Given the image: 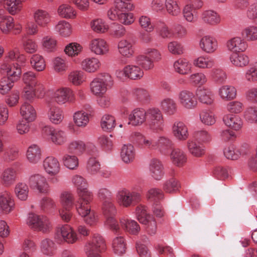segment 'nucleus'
Here are the masks:
<instances>
[{
	"label": "nucleus",
	"instance_id": "1",
	"mask_svg": "<svg viewBox=\"0 0 257 257\" xmlns=\"http://www.w3.org/2000/svg\"><path fill=\"white\" fill-rule=\"evenodd\" d=\"M93 200H87L76 202L75 208L77 213L84 219V222L90 227L95 226L98 222V216L95 211L91 208Z\"/></svg>",
	"mask_w": 257,
	"mask_h": 257
},
{
	"label": "nucleus",
	"instance_id": "2",
	"mask_svg": "<svg viewBox=\"0 0 257 257\" xmlns=\"http://www.w3.org/2000/svg\"><path fill=\"white\" fill-rule=\"evenodd\" d=\"M101 208L103 214L106 218L105 225L113 233H120L121 231L120 227L114 217L117 209L113 200L102 203Z\"/></svg>",
	"mask_w": 257,
	"mask_h": 257
},
{
	"label": "nucleus",
	"instance_id": "3",
	"mask_svg": "<svg viewBox=\"0 0 257 257\" xmlns=\"http://www.w3.org/2000/svg\"><path fill=\"white\" fill-rule=\"evenodd\" d=\"M55 239L58 243H76L79 239V235L70 225L66 224L58 227L56 230Z\"/></svg>",
	"mask_w": 257,
	"mask_h": 257
},
{
	"label": "nucleus",
	"instance_id": "4",
	"mask_svg": "<svg viewBox=\"0 0 257 257\" xmlns=\"http://www.w3.org/2000/svg\"><path fill=\"white\" fill-rule=\"evenodd\" d=\"M150 129L154 132L163 131L164 119L161 110L155 107L150 108L146 110V120Z\"/></svg>",
	"mask_w": 257,
	"mask_h": 257
},
{
	"label": "nucleus",
	"instance_id": "5",
	"mask_svg": "<svg viewBox=\"0 0 257 257\" xmlns=\"http://www.w3.org/2000/svg\"><path fill=\"white\" fill-rule=\"evenodd\" d=\"M26 222L33 230L43 233L48 232L52 227L51 223L47 216L33 213L28 214Z\"/></svg>",
	"mask_w": 257,
	"mask_h": 257
},
{
	"label": "nucleus",
	"instance_id": "6",
	"mask_svg": "<svg viewBox=\"0 0 257 257\" xmlns=\"http://www.w3.org/2000/svg\"><path fill=\"white\" fill-rule=\"evenodd\" d=\"M112 84L111 76L108 73H102L90 83L91 91L96 96H100L104 94L107 88L111 87Z\"/></svg>",
	"mask_w": 257,
	"mask_h": 257
},
{
	"label": "nucleus",
	"instance_id": "7",
	"mask_svg": "<svg viewBox=\"0 0 257 257\" xmlns=\"http://www.w3.org/2000/svg\"><path fill=\"white\" fill-rule=\"evenodd\" d=\"M72 182L76 188L78 197L76 202L93 200V193L88 189V184L84 178L78 175H75L72 178Z\"/></svg>",
	"mask_w": 257,
	"mask_h": 257
},
{
	"label": "nucleus",
	"instance_id": "8",
	"mask_svg": "<svg viewBox=\"0 0 257 257\" xmlns=\"http://www.w3.org/2000/svg\"><path fill=\"white\" fill-rule=\"evenodd\" d=\"M116 198L120 205L129 207L140 202L142 196L140 193L136 191L122 188L117 191Z\"/></svg>",
	"mask_w": 257,
	"mask_h": 257
},
{
	"label": "nucleus",
	"instance_id": "9",
	"mask_svg": "<svg viewBox=\"0 0 257 257\" xmlns=\"http://www.w3.org/2000/svg\"><path fill=\"white\" fill-rule=\"evenodd\" d=\"M105 249L102 237L98 234L93 235L92 240L87 242L84 247L87 257H101L100 253Z\"/></svg>",
	"mask_w": 257,
	"mask_h": 257
},
{
	"label": "nucleus",
	"instance_id": "10",
	"mask_svg": "<svg viewBox=\"0 0 257 257\" xmlns=\"http://www.w3.org/2000/svg\"><path fill=\"white\" fill-rule=\"evenodd\" d=\"M28 184L32 190L43 194H48L50 192V186L47 178L41 174L31 175L28 180Z\"/></svg>",
	"mask_w": 257,
	"mask_h": 257
},
{
	"label": "nucleus",
	"instance_id": "11",
	"mask_svg": "<svg viewBox=\"0 0 257 257\" xmlns=\"http://www.w3.org/2000/svg\"><path fill=\"white\" fill-rule=\"evenodd\" d=\"M42 135L56 145H62L67 141L65 132L51 126L44 127L42 129Z\"/></svg>",
	"mask_w": 257,
	"mask_h": 257
},
{
	"label": "nucleus",
	"instance_id": "12",
	"mask_svg": "<svg viewBox=\"0 0 257 257\" xmlns=\"http://www.w3.org/2000/svg\"><path fill=\"white\" fill-rule=\"evenodd\" d=\"M178 100L181 106L188 110L194 109L198 104L194 92L186 89L182 90L178 93Z\"/></svg>",
	"mask_w": 257,
	"mask_h": 257
},
{
	"label": "nucleus",
	"instance_id": "13",
	"mask_svg": "<svg viewBox=\"0 0 257 257\" xmlns=\"http://www.w3.org/2000/svg\"><path fill=\"white\" fill-rule=\"evenodd\" d=\"M132 138L134 143L142 149L148 151L157 149V142L150 138L146 137L139 132L133 133Z\"/></svg>",
	"mask_w": 257,
	"mask_h": 257
},
{
	"label": "nucleus",
	"instance_id": "14",
	"mask_svg": "<svg viewBox=\"0 0 257 257\" xmlns=\"http://www.w3.org/2000/svg\"><path fill=\"white\" fill-rule=\"evenodd\" d=\"M53 98L55 103L63 105L74 99L73 91L69 87L57 89L53 93Z\"/></svg>",
	"mask_w": 257,
	"mask_h": 257
},
{
	"label": "nucleus",
	"instance_id": "15",
	"mask_svg": "<svg viewBox=\"0 0 257 257\" xmlns=\"http://www.w3.org/2000/svg\"><path fill=\"white\" fill-rule=\"evenodd\" d=\"M200 49L207 54H212L217 51L218 44L217 39L212 36L206 35L203 36L199 41Z\"/></svg>",
	"mask_w": 257,
	"mask_h": 257
},
{
	"label": "nucleus",
	"instance_id": "16",
	"mask_svg": "<svg viewBox=\"0 0 257 257\" xmlns=\"http://www.w3.org/2000/svg\"><path fill=\"white\" fill-rule=\"evenodd\" d=\"M47 116L53 124H60L63 120L64 114L62 109L51 101L47 103Z\"/></svg>",
	"mask_w": 257,
	"mask_h": 257
},
{
	"label": "nucleus",
	"instance_id": "17",
	"mask_svg": "<svg viewBox=\"0 0 257 257\" xmlns=\"http://www.w3.org/2000/svg\"><path fill=\"white\" fill-rule=\"evenodd\" d=\"M227 50L232 53L244 52L248 48L247 42L242 37H235L226 42Z\"/></svg>",
	"mask_w": 257,
	"mask_h": 257
},
{
	"label": "nucleus",
	"instance_id": "18",
	"mask_svg": "<svg viewBox=\"0 0 257 257\" xmlns=\"http://www.w3.org/2000/svg\"><path fill=\"white\" fill-rule=\"evenodd\" d=\"M172 135L177 140L184 141L189 137L188 128L185 123L180 120L174 122L171 127Z\"/></svg>",
	"mask_w": 257,
	"mask_h": 257
},
{
	"label": "nucleus",
	"instance_id": "19",
	"mask_svg": "<svg viewBox=\"0 0 257 257\" xmlns=\"http://www.w3.org/2000/svg\"><path fill=\"white\" fill-rule=\"evenodd\" d=\"M23 66L18 63L8 62L7 60H5L2 65L1 69L7 73V77L17 81L21 74V67Z\"/></svg>",
	"mask_w": 257,
	"mask_h": 257
},
{
	"label": "nucleus",
	"instance_id": "20",
	"mask_svg": "<svg viewBox=\"0 0 257 257\" xmlns=\"http://www.w3.org/2000/svg\"><path fill=\"white\" fill-rule=\"evenodd\" d=\"M196 96L199 101L206 105H212L214 101V94L212 90L206 86L199 87L196 90Z\"/></svg>",
	"mask_w": 257,
	"mask_h": 257
},
{
	"label": "nucleus",
	"instance_id": "21",
	"mask_svg": "<svg viewBox=\"0 0 257 257\" xmlns=\"http://www.w3.org/2000/svg\"><path fill=\"white\" fill-rule=\"evenodd\" d=\"M43 166L44 171L48 175H58L61 169L59 161L53 156L46 158L43 161Z\"/></svg>",
	"mask_w": 257,
	"mask_h": 257
},
{
	"label": "nucleus",
	"instance_id": "22",
	"mask_svg": "<svg viewBox=\"0 0 257 257\" xmlns=\"http://www.w3.org/2000/svg\"><path fill=\"white\" fill-rule=\"evenodd\" d=\"M89 48L92 52L97 55H104L109 51V46L103 39L95 38L91 41Z\"/></svg>",
	"mask_w": 257,
	"mask_h": 257
},
{
	"label": "nucleus",
	"instance_id": "23",
	"mask_svg": "<svg viewBox=\"0 0 257 257\" xmlns=\"http://www.w3.org/2000/svg\"><path fill=\"white\" fill-rule=\"evenodd\" d=\"M151 176L157 181L161 180L164 176V168L162 163L158 159L151 160L149 165Z\"/></svg>",
	"mask_w": 257,
	"mask_h": 257
},
{
	"label": "nucleus",
	"instance_id": "24",
	"mask_svg": "<svg viewBox=\"0 0 257 257\" xmlns=\"http://www.w3.org/2000/svg\"><path fill=\"white\" fill-rule=\"evenodd\" d=\"M81 68L84 71L93 73L97 72L101 67V62L96 57H87L80 62Z\"/></svg>",
	"mask_w": 257,
	"mask_h": 257
},
{
	"label": "nucleus",
	"instance_id": "25",
	"mask_svg": "<svg viewBox=\"0 0 257 257\" xmlns=\"http://www.w3.org/2000/svg\"><path fill=\"white\" fill-rule=\"evenodd\" d=\"M201 19L204 24L212 26H217L221 22L220 14L212 10L204 11L201 14Z\"/></svg>",
	"mask_w": 257,
	"mask_h": 257
},
{
	"label": "nucleus",
	"instance_id": "26",
	"mask_svg": "<svg viewBox=\"0 0 257 257\" xmlns=\"http://www.w3.org/2000/svg\"><path fill=\"white\" fill-rule=\"evenodd\" d=\"M14 201L12 195L8 191L0 194V209L5 213L11 212L14 208Z\"/></svg>",
	"mask_w": 257,
	"mask_h": 257
},
{
	"label": "nucleus",
	"instance_id": "27",
	"mask_svg": "<svg viewBox=\"0 0 257 257\" xmlns=\"http://www.w3.org/2000/svg\"><path fill=\"white\" fill-rule=\"evenodd\" d=\"M248 148L247 145L241 146L239 148H235L233 146H229L224 148L223 153L228 159L235 160L241 155L245 154Z\"/></svg>",
	"mask_w": 257,
	"mask_h": 257
},
{
	"label": "nucleus",
	"instance_id": "28",
	"mask_svg": "<svg viewBox=\"0 0 257 257\" xmlns=\"http://www.w3.org/2000/svg\"><path fill=\"white\" fill-rule=\"evenodd\" d=\"M129 123L134 126H139L146 121V110L143 108L134 109L128 115Z\"/></svg>",
	"mask_w": 257,
	"mask_h": 257
},
{
	"label": "nucleus",
	"instance_id": "29",
	"mask_svg": "<svg viewBox=\"0 0 257 257\" xmlns=\"http://www.w3.org/2000/svg\"><path fill=\"white\" fill-rule=\"evenodd\" d=\"M187 147L190 154L197 158H201L205 153V146L191 138L187 142Z\"/></svg>",
	"mask_w": 257,
	"mask_h": 257
},
{
	"label": "nucleus",
	"instance_id": "30",
	"mask_svg": "<svg viewBox=\"0 0 257 257\" xmlns=\"http://www.w3.org/2000/svg\"><path fill=\"white\" fill-rule=\"evenodd\" d=\"M174 71L180 75H186L192 72V66L186 59L180 58L175 61L173 64Z\"/></svg>",
	"mask_w": 257,
	"mask_h": 257
},
{
	"label": "nucleus",
	"instance_id": "31",
	"mask_svg": "<svg viewBox=\"0 0 257 257\" xmlns=\"http://www.w3.org/2000/svg\"><path fill=\"white\" fill-rule=\"evenodd\" d=\"M41 252L45 255L51 257L55 254L57 245L55 242L50 238L41 240L40 245Z\"/></svg>",
	"mask_w": 257,
	"mask_h": 257
},
{
	"label": "nucleus",
	"instance_id": "32",
	"mask_svg": "<svg viewBox=\"0 0 257 257\" xmlns=\"http://www.w3.org/2000/svg\"><path fill=\"white\" fill-rule=\"evenodd\" d=\"M223 121L228 127L235 131L239 130L242 126L243 121L238 115L227 114L224 115Z\"/></svg>",
	"mask_w": 257,
	"mask_h": 257
},
{
	"label": "nucleus",
	"instance_id": "33",
	"mask_svg": "<svg viewBox=\"0 0 257 257\" xmlns=\"http://www.w3.org/2000/svg\"><path fill=\"white\" fill-rule=\"evenodd\" d=\"M136 157V150L131 144L124 145L121 149L120 158L122 161L126 164L134 162Z\"/></svg>",
	"mask_w": 257,
	"mask_h": 257
},
{
	"label": "nucleus",
	"instance_id": "34",
	"mask_svg": "<svg viewBox=\"0 0 257 257\" xmlns=\"http://www.w3.org/2000/svg\"><path fill=\"white\" fill-rule=\"evenodd\" d=\"M120 223L122 229L132 234H137L140 231L139 224L135 220L123 217L120 219Z\"/></svg>",
	"mask_w": 257,
	"mask_h": 257
},
{
	"label": "nucleus",
	"instance_id": "35",
	"mask_svg": "<svg viewBox=\"0 0 257 257\" xmlns=\"http://www.w3.org/2000/svg\"><path fill=\"white\" fill-rule=\"evenodd\" d=\"M118 52L123 57H131L134 53V48L131 40L122 39L117 44Z\"/></svg>",
	"mask_w": 257,
	"mask_h": 257
},
{
	"label": "nucleus",
	"instance_id": "36",
	"mask_svg": "<svg viewBox=\"0 0 257 257\" xmlns=\"http://www.w3.org/2000/svg\"><path fill=\"white\" fill-rule=\"evenodd\" d=\"M20 113L28 122H32L36 118V111L34 107L27 102L24 103L20 108Z\"/></svg>",
	"mask_w": 257,
	"mask_h": 257
},
{
	"label": "nucleus",
	"instance_id": "37",
	"mask_svg": "<svg viewBox=\"0 0 257 257\" xmlns=\"http://www.w3.org/2000/svg\"><path fill=\"white\" fill-rule=\"evenodd\" d=\"M16 171L12 167L7 168L4 170L1 175L2 183L5 186L12 185L16 180Z\"/></svg>",
	"mask_w": 257,
	"mask_h": 257
},
{
	"label": "nucleus",
	"instance_id": "38",
	"mask_svg": "<svg viewBox=\"0 0 257 257\" xmlns=\"http://www.w3.org/2000/svg\"><path fill=\"white\" fill-rule=\"evenodd\" d=\"M230 63L235 67L242 68L247 66L249 59L248 57L242 53H232L229 56Z\"/></svg>",
	"mask_w": 257,
	"mask_h": 257
},
{
	"label": "nucleus",
	"instance_id": "39",
	"mask_svg": "<svg viewBox=\"0 0 257 257\" xmlns=\"http://www.w3.org/2000/svg\"><path fill=\"white\" fill-rule=\"evenodd\" d=\"M170 158L173 164L181 167L187 161V155L182 150L176 148L174 149L170 154Z\"/></svg>",
	"mask_w": 257,
	"mask_h": 257
},
{
	"label": "nucleus",
	"instance_id": "40",
	"mask_svg": "<svg viewBox=\"0 0 257 257\" xmlns=\"http://www.w3.org/2000/svg\"><path fill=\"white\" fill-rule=\"evenodd\" d=\"M157 142V149L163 154H167L172 148L174 143L168 137L161 136L158 138Z\"/></svg>",
	"mask_w": 257,
	"mask_h": 257
},
{
	"label": "nucleus",
	"instance_id": "41",
	"mask_svg": "<svg viewBox=\"0 0 257 257\" xmlns=\"http://www.w3.org/2000/svg\"><path fill=\"white\" fill-rule=\"evenodd\" d=\"M36 23L40 27H44L51 21V16L48 12L43 10H36L33 15Z\"/></svg>",
	"mask_w": 257,
	"mask_h": 257
},
{
	"label": "nucleus",
	"instance_id": "42",
	"mask_svg": "<svg viewBox=\"0 0 257 257\" xmlns=\"http://www.w3.org/2000/svg\"><path fill=\"white\" fill-rule=\"evenodd\" d=\"M161 107L164 112L168 115H174L177 110V104L171 98H165L161 102Z\"/></svg>",
	"mask_w": 257,
	"mask_h": 257
},
{
	"label": "nucleus",
	"instance_id": "43",
	"mask_svg": "<svg viewBox=\"0 0 257 257\" xmlns=\"http://www.w3.org/2000/svg\"><path fill=\"white\" fill-rule=\"evenodd\" d=\"M57 12L61 17L66 19H75L77 15L75 9L68 4L60 5L58 9Z\"/></svg>",
	"mask_w": 257,
	"mask_h": 257
},
{
	"label": "nucleus",
	"instance_id": "44",
	"mask_svg": "<svg viewBox=\"0 0 257 257\" xmlns=\"http://www.w3.org/2000/svg\"><path fill=\"white\" fill-rule=\"evenodd\" d=\"M23 81L25 87H36L44 89V86L39 83L37 79L35 73L32 71H28L24 73L22 76Z\"/></svg>",
	"mask_w": 257,
	"mask_h": 257
},
{
	"label": "nucleus",
	"instance_id": "45",
	"mask_svg": "<svg viewBox=\"0 0 257 257\" xmlns=\"http://www.w3.org/2000/svg\"><path fill=\"white\" fill-rule=\"evenodd\" d=\"M0 4L11 15H15L19 12L22 8V3L20 0H0Z\"/></svg>",
	"mask_w": 257,
	"mask_h": 257
},
{
	"label": "nucleus",
	"instance_id": "46",
	"mask_svg": "<svg viewBox=\"0 0 257 257\" xmlns=\"http://www.w3.org/2000/svg\"><path fill=\"white\" fill-rule=\"evenodd\" d=\"M3 11H0V29L4 34H8L14 27V19L9 16L4 15Z\"/></svg>",
	"mask_w": 257,
	"mask_h": 257
},
{
	"label": "nucleus",
	"instance_id": "47",
	"mask_svg": "<svg viewBox=\"0 0 257 257\" xmlns=\"http://www.w3.org/2000/svg\"><path fill=\"white\" fill-rule=\"evenodd\" d=\"M218 94L223 100H231L236 97V90L235 88L233 86L224 85L219 88Z\"/></svg>",
	"mask_w": 257,
	"mask_h": 257
},
{
	"label": "nucleus",
	"instance_id": "48",
	"mask_svg": "<svg viewBox=\"0 0 257 257\" xmlns=\"http://www.w3.org/2000/svg\"><path fill=\"white\" fill-rule=\"evenodd\" d=\"M41 150L39 146L33 145L28 148L27 158L31 163H38L41 159Z\"/></svg>",
	"mask_w": 257,
	"mask_h": 257
},
{
	"label": "nucleus",
	"instance_id": "49",
	"mask_svg": "<svg viewBox=\"0 0 257 257\" xmlns=\"http://www.w3.org/2000/svg\"><path fill=\"white\" fill-rule=\"evenodd\" d=\"M181 184L175 178H171L167 180L163 184V189L167 193L174 194L179 191Z\"/></svg>",
	"mask_w": 257,
	"mask_h": 257
},
{
	"label": "nucleus",
	"instance_id": "50",
	"mask_svg": "<svg viewBox=\"0 0 257 257\" xmlns=\"http://www.w3.org/2000/svg\"><path fill=\"white\" fill-rule=\"evenodd\" d=\"M194 66L200 69H210L214 64V60L208 56H201L193 60Z\"/></svg>",
	"mask_w": 257,
	"mask_h": 257
},
{
	"label": "nucleus",
	"instance_id": "51",
	"mask_svg": "<svg viewBox=\"0 0 257 257\" xmlns=\"http://www.w3.org/2000/svg\"><path fill=\"white\" fill-rule=\"evenodd\" d=\"M60 202L62 208H72L75 207L76 201L75 202L74 195L67 191L62 192L60 196Z\"/></svg>",
	"mask_w": 257,
	"mask_h": 257
},
{
	"label": "nucleus",
	"instance_id": "52",
	"mask_svg": "<svg viewBox=\"0 0 257 257\" xmlns=\"http://www.w3.org/2000/svg\"><path fill=\"white\" fill-rule=\"evenodd\" d=\"M167 12L172 16H177L181 13V6L178 0H165Z\"/></svg>",
	"mask_w": 257,
	"mask_h": 257
},
{
	"label": "nucleus",
	"instance_id": "53",
	"mask_svg": "<svg viewBox=\"0 0 257 257\" xmlns=\"http://www.w3.org/2000/svg\"><path fill=\"white\" fill-rule=\"evenodd\" d=\"M210 78L216 83H224L227 78L226 74L219 67L213 68L209 72Z\"/></svg>",
	"mask_w": 257,
	"mask_h": 257
},
{
	"label": "nucleus",
	"instance_id": "54",
	"mask_svg": "<svg viewBox=\"0 0 257 257\" xmlns=\"http://www.w3.org/2000/svg\"><path fill=\"white\" fill-rule=\"evenodd\" d=\"M192 138L203 145L208 144L212 141L211 135L205 130L194 132Z\"/></svg>",
	"mask_w": 257,
	"mask_h": 257
},
{
	"label": "nucleus",
	"instance_id": "55",
	"mask_svg": "<svg viewBox=\"0 0 257 257\" xmlns=\"http://www.w3.org/2000/svg\"><path fill=\"white\" fill-rule=\"evenodd\" d=\"M243 78L248 83L257 82V63L249 65L245 71Z\"/></svg>",
	"mask_w": 257,
	"mask_h": 257
},
{
	"label": "nucleus",
	"instance_id": "56",
	"mask_svg": "<svg viewBox=\"0 0 257 257\" xmlns=\"http://www.w3.org/2000/svg\"><path fill=\"white\" fill-rule=\"evenodd\" d=\"M113 252L117 255H121L125 252L126 244L122 236H117L112 241Z\"/></svg>",
	"mask_w": 257,
	"mask_h": 257
},
{
	"label": "nucleus",
	"instance_id": "57",
	"mask_svg": "<svg viewBox=\"0 0 257 257\" xmlns=\"http://www.w3.org/2000/svg\"><path fill=\"white\" fill-rule=\"evenodd\" d=\"M89 120L88 114L83 111H78L73 115L74 122L78 127H85L88 124Z\"/></svg>",
	"mask_w": 257,
	"mask_h": 257
},
{
	"label": "nucleus",
	"instance_id": "58",
	"mask_svg": "<svg viewBox=\"0 0 257 257\" xmlns=\"http://www.w3.org/2000/svg\"><path fill=\"white\" fill-rule=\"evenodd\" d=\"M183 15L184 19L191 23H196L198 19V11L190 6L185 5L183 9Z\"/></svg>",
	"mask_w": 257,
	"mask_h": 257
},
{
	"label": "nucleus",
	"instance_id": "59",
	"mask_svg": "<svg viewBox=\"0 0 257 257\" xmlns=\"http://www.w3.org/2000/svg\"><path fill=\"white\" fill-rule=\"evenodd\" d=\"M241 34L246 41H257V26L246 27L242 30Z\"/></svg>",
	"mask_w": 257,
	"mask_h": 257
},
{
	"label": "nucleus",
	"instance_id": "60",
	"mask_svg": "<svg viewBox=\"0 0 257 257\" xmlns=\"http://www.w3.org/2000/svg\"><path fill=\"white\" fill-rule=\"evenodd\" d=\"M30 64L33 68L37 71H42L46 67V64L43 57L39 54H34L30 59Z\"/></svg>",
	"mask_w": 257,
	"mask_h": 257
},
{
	"label": "nucleus",
	"instance_id": "61",
	"mask_svg": "<svg viewBox=\"0 0 257 257\" xmlns=\"http://www.w3.org/2000/svg\"><path fill=\"white\" fill-rule=\"evenodd\" d=\"M29 191L28 185L24 183H18L16 184L15 188L16 196L19 199L22 201H25L27 199Z\"/></svg>",
	"mask_w": 257,
	"mask_h": 257
},
{
	"label": "nucleus",
	"instance_id": "62",
	"mask_svg": "<svg viewBox=\"0 0 257 257\" xmlns=\"http://www.w3.org/2000/svg\"><path fill=\"white\" fill-rule=\"evenodd\" d=\"M201 122L206 125H212L216 122V117L214 113L209 110H203L199 114Z\"/></svg>",
	"mask_w": 257,
	"mask_h": 257
},
{
	"label": "nucleus",
	"instance_id": "63",
	"mask_svg": "<svg viewBox=\"0 0 257 257\" xmlns=\"http://www.w3.org/2000/svg\"><path fill=\"white\" fill-rule=\"evenodd\" d=\"M68 80L74 85H80L84 81V73L81 70H73L69 74Z\"/></svg>",
	"mask_w": 257,
	"mask_h": 257
},
{
	"label": "nucleus",
	"instance_id": "64",
	"mask_svg": "<svg viewBox=\"0 0 257 257\" xmlns=\"http://www.w3.org/2000/svg\"><path fill=\"white\" fill-rule=\"evenodd\" d=\"M100 125L102 129L104 131H110L115 126V119L114 117L109 114H104L101 120Z\"/></svg>",
	"mask_w": 257,
	"mask_h": 257
}]
</instances>
